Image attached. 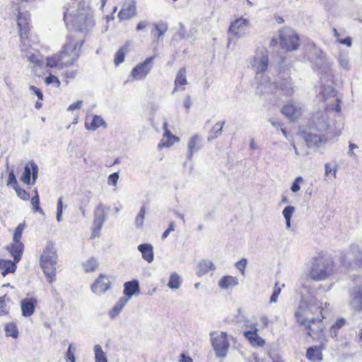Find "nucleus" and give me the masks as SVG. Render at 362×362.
Segmentation results:
<instances>
[{
	"label": "nucleus",
	"instance_id": "obj_1",
	"mask_svg": "<svg viewBox=\"0 0 362 362\" xmlns=\"http://www.w3.org/2000/svg\"><path fill=\"white\" fill-rule=\"evenodd\" d=\"M82 45L81 40L75 36L69 35L59 54L46 58L45 63L40 53L37 50L30 48L25 43L21 44V51L34 66L62 69L64 66L74 64L77 60Z\"/></svg>",
	"mask_w": 362,
	"mask_h": 362
},
{
	"label": "nucleus",
	"instance_id": "obj_2",
	"mask_svg": "<svg viewBox=\"0 0 362 362\" xmlns=\"http://www.w3.org/2000/svg\"><path fill=\"white\" fill-rule=\"evenodd\" d=\"M64 19L67 26L81 32L95 25L93 11L85 0H70L65 8Z\"/></svg>",
	"mask_w": 362,
	"mask_h": 362
},
{
	"label": "nucleus",
	"instance_id": "obj_3",
	"mask_svg": "<svg viewBox=\"0 0 362 362\" xmlns=\"http://www.w3.org/2000/svg\"><path fill=\"white\" fill-rule=\"evenodd\" d=\"M320 98L325 105L324 111L317 112L313 115L310 128L319 132L326 130L329 126L327 110L330 109L335 112H340L341 98L337 95V90L330 85H323L320 88Z\"/></svg>",
	"mask_w": 362,
	"mask_h": 362
},
{
	"label": "nucleus",
	"instance_id": "obj_4",
	"mask_svg": "<svg viewBox=\"0 0 362 362\" xmlns=\"http://www.w3.org/2000/svg\"><path fill=\"white\" fill-rule=\"evenodd\" d=\"M250 64L251 69L256 74L257 93L262 95L265 92L272 91L276 86L271 84L269 77L264 74L269 65L268 51L264 49L257 50Z\"/></svg>",
	"mask_w": 362,
	"mask_h": 362
},
{
	"label": "nucleus",
	"instance_id": "obj_5",
	"mask_svg": "<svg viewBox=\"0 0 362 362\" xmlns=\"http://www.w3.org/2000/svg\"><path fill=\"white\" fill-rule=\"evenodd\" d=\"M57 259V250L54 244L51 242H47L40 256V266L47 281L50 284L56 280V264Z\"/></svg>",
	"mask_w": 362,
	"mask_h": 362
},
{
	"label": "nucleus",
	"instance_id": "obj_6",
	"mask_svg": "<svg viewBox=\"0 0 362 362\" xmlns=\"http://www.w3.org/2000/svg\"><path fill=\"white\" fill-rule=\"evenodd\" d=\"M334 271V262L330 258L318 256L313 259L309 276L313 280L317 281H324L332 275Z\"/></svg>",
	"mask_w": 362,
	"mask_h": 362
},
{
	"label": "nucleus",
	"instance_id": "obj_7",
	"mask_svg": "<svg viewBox=\"0 0 362 362\" xmlns=\"http://www.w3.org/2000/svg\"><path fill=\"white\" fill-rule=\"evenodd\" d=\"M317 57L313 62L314 69L317 71L322 82L332 83L334 71L332 64L327 59L321 50H317Z\"/></svg>",
	"mask_w": 362,
	"mask_h": 362
},
{
	"label": "nucleus",
	"instance_id": "obj_8",
	"mask_svg": "<svg viewBox=\"0 0 362 362\" xmlns=\"http://www.w3.org/2000/svg\"><path fill=\"white\" fill-rule=\"evenodd\" d=\"M210 338L215 356L218 358H225L230 349L228 334L225 332H213L210 334Z\"/></svg>",
	"mask_w": 362,
	"mask_h": 362
},
{
	"label": "nucleus",
	"instance_id": "obj_9",
	"mask_svg": "<svg viewBox=\"0 0 362 362\" xmlns=\"http://www.w3.org/2000/svg\"><path fill=\"white\" fill-rule=\"evenodd\" d=\"M320 308L321 305L317 303L315 300L313 298H311L309 302L305 300H302L295 313L298 322L301 325H305V323L312 318L310 317V315L318 310Z\"/></svg>",
	"mask_w": 362,
	"mask_h": 362
},
{
	"label": "nucleus",
	"instance_id": "obj_10",
	"mask_svg": "<svg viewBox=\"0 0 362 362\" xmlns=\"http://www.w3.org/2000/svg\"><path fill=\"white\" fill-rule=\"evenodd\" d=\"M153 59V57H148L134 66L131 71L132 78L136 81L145 79L152 69Z\"/></svg>",
	"mask_w": 362,
	"mask_h": 362
},
{
	"label": "nucleus",
	"instance_id": "obj_11",
	"mask_svg": "<svg viewBox=\"0 0 362 362\" xmlns=\"http://www.w3.org/2000/svg\"><path fill=\"white\" fill-rule=\"evenodd\" d=\"M248 25L249 21L243 17H240L232 22L228 28V41H231L233 38L238 39L243 37Z\"/></svg>",
	"mask_w": 362,
	"mask_h": 362
},
{
	"label": "nucleus",
	"instance_id": "obj_12",
	"mask_svg": "<svg viewBox=\"0 0 362 362\" xmlns=\"http://www.w3.org/2000/svg\"><path fill=\"white\" fill-rule=\"evenodd\" d=\"M271 84L276 86V88L272 91L265 92L262 95L279 93L286 97H291L294 93L292 80L289 76L286 78H281L280 81L275 83H271Z\"/></svg>",
	"mask_w": 362,
	"mask_h": 362
},
{
	"label": "nucleus",
	"instance_id": "obj_13",
	"mask_svg": "<svg viewBox=\"0 0 362 362\" xmlns=\"http://www.w3.org/2000/svg\"><path fill=\"white\" fill-rule=\"evenodd\" d=\"M304 325L308 329V334L313 339L320 340L323 338L324 325L321 319L312 317Z\"/></svg>",
	"mask_w": 362,
	"mask_h": 362
},
{
	"label": "nucleus",
	"instance_id": "obj_14",
	"mask_svg": "<svg viewBox=\"0 0 362 362\" xmlns=\"http://www.w3.org/2000/svg\"><path fill=\"white\" fill-rule=\"evenodd\" d=\"M107 215L105 213V206L102 203H100L96 206L94 211V220L92 237H98L100 231L103 228V223L105 221Z\"/></svg>",
	"mask_w": 362,
	"mask_h": 362
},
{
	"label": "nucleus",
	"instance_id": "obj_15",
	"mask_svg": "<svg viewBox=\"0 0 362 362\" xmlns=\"http://www.w3.org/2000/svg\"><path fill=\"white\" fill-rule=\"evenodd\" d=\"M136 1L134 0H127L122 5V9L118 13L120 21L129 20L136 15Z\"/></svg>",
	"mask_w": 362,
	"mask_h": 362
},
{
	"label": "nucleus",
	"instance_id": "obj_16",
	"mask_svg": "<svg viewBox=\"0 0 362 362\" xmlns=\"http://www.w3.org/2000/svg\"><path fill=\"white\" fill-rule=\"evenodd\" d=\"M351 308L355 311H362V286L354 287L350 291Z\"/></svg>",
	"mask_w": 362,
	"mask_h": 362
},
{
	"label": "nucleus",
	"instance_id": "obj_17",
	"mask_svg": "<svg viewBox=\"0 0 362 362\" xmlns=\"http://www.w3.org/2000/svg\"><path fill=\"white\" fill-rule=\"evenodd\" d=\"M299 37L296 33L281 35L280 43L283 49L286 50H294L298 47Z\"/></svg>",
	"mask_w": 362,
	"mask_h": 362
},
{
	"label": "nucleus",
	"instance_id": "obj_18",
	"mask_svg": "<svg viewBox=\"0 0 362 362\" xmlns=\"http://www.w3.org/2000/svg\"><path fill=\"white\" fill-rule=\"evenodd\" d=\"M110 287V279L104 276L100 275L91 286L92 291L98 296L106 292Z\"/></svg>",
	"mask_w": 362,
	"mask_h": 362
},
{
	"label": "nucleus",
	"instance_id": "obj_19",
	"mask_svg": "<svg viewBox=\"0 0 362 362\" xmlns=\"http://www.w3.org/2000/svg\"><path fill=\"white\" fill-rule=\"evenodd\" d=\"M243 335L253 346H263L265 344L264 340L257 334L255 325H252L250 330L244 331Z\"/></svg>",
	"mask_w": 362,
	"mask_h": 362
},
{
	"label": "nucleus",
	"instance_id": "obj_20",
	"mask_svg": "<svg viewBox=\"0 0 362 362\" xmlns=\"http://www.w3.org/2000/svg\"><path fill=\"white\" fill-rule=\"evenodd\" d=\"M31 172L33 181L34 182L37 180L38 174V167L34 162H30L25 166L24 172L21 177V180L25 184H30Z\"/></svg>",
	"mask_w": 362,
	"mask_h": 362
},
{
	"label": "nucleus",
	"instance_id": "obj_21",
	"mask_svg": "<svg viewBox=\"0 0 362 362\" xmlns=\"http://www.w3.org/2000/svg\"><path fill=\"white\" fill-rule=\"evenodd\" d=\"M281 113L290 120H296L302 114V107L300 104H288L282 107Z\"/></svg>",
	"mask_w": 362,
	"mask_h": 362
},
{
	"label": "nucleus",
	"instance_id": "obj_22",
	"mask_svg": "<svg viewBox=\"0 0 362 362\" xmlns=\"http://www.w3.org/2000/svg\"><path fill=\"white\" fill-rule=\"evenodd\" d=\"M37 300L35 298H25L21 301V309L23 317H30L35 312Z\"/></svg>",
	"mask_w": 362,
	"mask_h": 362
},
{
	"label": "nucleus",
	"instance_id": "obj_23",
	"mask_svg": "<svg viewBox=\"0 0 362 362\" xmlns=\"http://www.w3.org/2000/svg\"><path fill=\"white\" fill-rule=\"evenodd\" d=\"M168 122H164L163 129L165 131V133L163 134V138L162 139V140L160 141L158 146L159 148H161L163 147H170L175 143L178 142L180 140L179 137L171 134V132L168 129Z\"/></svg>",
	"mask_w": 362,
	"mask_h": 362
},
{
	"label": "nucleus",
	"instance_id": "obj_24",
	"mask_svg": "<svg viewBox=\"0 0 362 362\" xmlns=\"http://www.w3.org/2000/svg\"><path fill=\"white\" fill-rule=\"evenodd\" d=\"M201 142L202 139L198 134H195L189 139L187 145V158L188 160L192 159L194 153L197 152L201 148Z\"/></svg>",
	"mask_w": 362,
	"mask_h": 362
},
{
	"label": "nucleus",
	"instance_id": "obj_25",
	"mask_svg": "<svg viewBox=\"0 0 362 362\" xmlns=\"http://www.w3.org/2000/svg\"><path fill=\"white\" fill-rule=\"evenodd\" d=\"M10 255L13 257V261L18 262L21 257L24 250V245L22 242H13L7 247Z\"/></svg>",
	"mask_w": 362,
	"mask_h": 362
},
{
	"label": "nucleus",
	"instance_id": "obj_26",
	"mask_svg": "<svg viewBox=\"0 0 362 362\" xmlns=\"http://www.w3.org/2000/svg\"><path fill=\"white\" fill-rule=\"evenodd\" d=\"M104 126L107 127V124L104 119L99 115H94L91 118L87 117L85 122V127L91 131H95L98 128Z\"/></svg>",
	"mask_w": 362,
	"mask_h": 362
},
{
	"label": "nucleus",
	"instance_id": "obj_27",
	"mask_svg": "<svg viewBox=\"0 0 362 362\" xmlns=\"http://www.w3.org/2000/svg\"><path fill=\"white\" fill-rule=\"evenodd\" d=\"M123 293L124 294L123 298H128V300H129L133 295L139 293V281L137 280H132L124 283Z\"/></svg>",
	"mask_w": 362,
	"mask_h": 362
},
{
	"label": "nucleus",
	"instance_id": "obj_28",
	"mask_svg": "<svg viewBox=\"0 0 362 362\" xmlns=\"http://www.w3.org/2000/svg\"><path fill=\"white\" fill-rule=\"evenodd\" d=\"M138 250L141 253L142 258L148 263L154 259L153 247L151 244L144 243L138 246Z\"/></svg>",
	"mask_w": 362,
	"mask_h": 362
},
{
	"label": "nucleus",
	"instance_id": "obj_29",
	"mask_svg": "<svg viewBox=\"0 0 362 362\" xmlns=\"http://www.w3.org/2000/svg\"><path fill=\"white\" fill-rule=\"evenodd\" d=\"M17 262L9 259H0V272L3 276L13 273L17 269Z\"/></svg>",
	"mask_w": 362,
	"mask_h": 362
},
{
	"label": "nucleus",
	"instance_id": "obj_30",
	"mask_svg": "<svg viewBox=\"0 0 362 362\" xmlns=\"http://www.w3.org/2000/svg\"><path fill=\"white\" fill-rule=\"evenodd\" d=\"M215 265L207 259L201 260L197 265V274L199 276L207 274L209 271H214Z\"/></svg>",
	"mask_w": 362,
	"mask_h": 362
},
{
	"label": "nucleus",
	"instance_id": "obj_31",
	"mask_svg": "<svg viewBox=\"0 0 362 362\" xmlns=\"http://www.w3.org/2000/svg\"><path fill=\"white\" fill-rule=\"evenodd\" d=\"M304 139L309 147H317L323 142V139L320 135L313 132L305 133Z\"/></svg>",
	"mask_w": 362,
	"mask_h": 362
},
{
	"label": "nucleus",
	"instance_id": "obj_32",
	"mask_svg": "<svg viewBox=\"0 0 362 362\" xmlns=\"http://www.w3.org/2000/svg\"><path fill=\"white\" fill-rule=\"evenodd\" d=\"M238 284V280L233 276H224L218 281V286L222 289H228Z\"/></svg>",
	"mask_w": 362,
	"mask_h": 362
},
{
	"label": "nucleus",
	"instance_id": "obj_33",
	"mask_svg": "<svg viewBox=\"0 0 362 362\" xmlns=\"http://www.w3.org/2000/svg\"><path fill=\"white\" fill-rule=\"evenodd\" d=\"M306 356L312 362H320L322 360V351L317 346L309 347L307 349Z\"/></svg>",
	"mask_w": 362,
	"mask_h": 362
},
{
	"label": "nucleus",
	"instance_id": "obj_34",
	"mask_svg": "<svg viewBox=\"0 0 362 362\" xmlns=\"http://www.w3.org/2000/svg\"><path fill=\"white\" fill-rule=\"evenodd\" d=\"M128 302V298L121 297L114 307L110 310L109 315L110 318L113 319L117 316Z\"/></svg>",
	"mask_w": 362,
	"mask_h": 362
},
{
	"label": "nucleus",
	"instance_id": "obj_35",
	"mask_svg": "<svg viewBox=\"0 0 362 362\" xmlns=\"http://www.w3.org/2000/svg\"><path fill=\"white\" fill-rule=\"evenodd\" d=\"M17 24L19 28L20 35L22 37L23 34H26L28 28L27 14L19 12L17 18Z\"/></svg>",
	"mask_w": 362,
	"mask_h": 362
},
{
	"label": "nucleus",
	"instance_id": "obj_36",
	"mask_svg": "<svg viewBox=\"0 0 362 362\" xmlns=\"http://www.w3.org/2000/svg\"><path fill=\"white\" fill-rule=\"evenodd\" d=\"M186 74V69L185 67L181 68L175 77V88L173 90V92L178 90L179 86H185L187 83V81L185 76Z\"/></svg>",
	"mask_w": 362,
	"mask_h": 362
},
{
	"label": "nucleus",
	"instance_id": "obj_37",
	"mask_svg": "<svg viewBox=\"0 0 362 362\" xmlns=\"http://www.w3.org/2000/svg\"><path fill=\"white\" fill-rule=\"evenodd\" d=\"M225 121L216 122L209 132L208 140L211 141L221 136L223 132V127Z\"/></svg>",
	"mask_w": 362,
	"mask_h": 362
},
{
	"label": "nucleus",
	"instance_id": "obj_38",
	"mask_svg": "<svg viewBox=\"0 0 362 362\" xmlns=\"http://www.w3.org/2000/svg\"><path fill=\"white\" fill-rule=\"evenodd\" d=\"M182 283V278L180 275L177 274L176 272L172 273L169 278V281L168 283V286L173 290H176L180 288Z\"/></svg>",
	"mask_w": 362,
	"mask_h": 362
},
{
	"label": "nucleus",
	"instance_id": "obj_39",
	"mask_svg": "<svg viewBox=\"0 0 362 362\" xmlns=\"http://www.w3.org/2000/svg\"><path fill=\"white\" fill-rule=\"evenodd\" d=\"M168 28V27L166 23L160 22L155 24V30H152V33L157 36L158 40H160L167 32Z\"/></svg>",
	"mask_w": 362,
	"mask_h": 362
},
{
	"label": "nucleus",
	"instance_id": "obj_40",
	"mask_svg": "<svg viewBox=\"0 0 362 362\" xmlns=\"http://www.w3.org/2000/svg\"><path fill=\"white\" fill-rule=\"evenodd\" d=\"M95 362H107V356L100 345L94 346Z\"/></svg>",
	"mask_w": 362,
	"mask_h": 362
},
{
	"label": "nucleus",
	"instance_id": "obj_41",
	"mask_svg": "<svg viewBox=\"0 0 362 362\" xmlns=\"http://www.w3.org/2000/svg\"><path fill=\"white\" fill-rule=\"evenodd\" d=\"M4 331L6 337H11L16 339L18 336V331L15 323L9 322L5 325Z\"/></svg>",
	"mask_w": 362,
	"mask_h": 362
},
{
	"label": "nucleus",
	"instance_id": "obj_42",
	"mask_svg": "<svg viewBox=\"0 0 362 362\" xmlns=\"http://www.w3.org/2000/svg\"><path fill=\"white\" fill-rule=\"evenodd\" d=\"M294 211L295 208L292 206H286L282 211L283 216L286 219V225L287 228L291 227V218Z\"/></svg>",
	"mask_w": 362,
	"mask_h": 362
},
{
	"label": "nucleus",
	"instance_id": "obj_43",
	"mask_svg": "<svg viewBox=\"0 0 362 362\" xmlns=\"http://www.w3.org/2000/svg\"><path fill=\"white\" fill-rule=\"evenodd\" d=\"M127 50V47H120L115 54V64L116 66L119 65L124 60L125 52Z\"/></svg>",
	"mask_w": 362,
	"mask_h": 362
},
{
	"label": "nucleus",
	"instance_id": "obj_44",
	"mask_svg": "<svg viewBox=\"0 0 362 362\" xmlns=\"http://www.w3.org/2000/svg\"><path fill=\"white\" fill-rule=\"evenodd\" d=\"M25 228V223H21L18 225V226L16 228L13 236V242H21V238H22V233L23 230Z\"/></svg>",
	"mask_w": 362,
	"mask_h": 362
},
{
	"label": "nucleus",
	"instance_id": "obj_45",
	"mask_svg": "<svg viewBox=\"0 0 362 362\" xmlns=\"http://www.w3.org/2000/svg\"><path fill=\"white\" fill-rule=\"evenodd\" d=\"M83 267L86 272H93L98 267V262L95 258L91 257L83 264Z\"/></svg>",
	"mask_w": 362,
	"mask_h": 362
},
{
	"label": "nucleus",
	"instance_id": "obj_46",
	"mask_svg": "<svg viewBox=\"0 0 362 362\" xmlns=\"http://www.w3.org/2000/svg\"><path fill=\"white\" fill-rule=\"evenodd\" d=\"M75 350L73 344H69L64 356L66 362H76Z\"/></svg>",
	"mask_w": 362,
	"mask_h": 362
},
{
	"label": "nucleus",
	"instance_id": "obj_47",
	"mask_svg": "<svg viewBox=\"0 0 362 362\" xmlns=\"http://www.w3.org/2000/svg\"><path fill=\"white\" fill-rule=\"evenodd\" d=\"M30 203L34 211H38L40 214H44L43 210L40 207V199L37 191H35V195L32 197Z\"/></svg>",
	"mask_w": 362,
	"mask_h": 362
},
{
	"label": "nucleus",
	"instance_id": "obj_48",
	"mask_svg": "<svg viewBox=\"0 0 362 362\" xmlns=\"http://www.w3.org/2000/svg\"><path fill=\"white\" fill-rule=\"evenodd\" d=\"M145 214H146V209H145V206H143L141 208L140 211L138 214V215L136 216V219H135V226L136 228H140L142 227V226L144 224Z\"/></svg>",
	"mask_w": 362,
	"mask_h": 362
},
{
	"label": "nucleus",
	"instance_id": "obj_49",
	"mask_svg": "<svg viewBox=\"0 0 362 362\" xmlns=\"http://www.w3.org/2000/svg\"><path fill=\"white\" fill-rule=\"evenodd\" d=\"M340 66L344 70L349 69V60L347 55L340 54L338 58Z\"/></svg>",
	"mask_w": 362,
	"mask_h": 362
},
{
	"label": "nucleus",
	"instance_id": "obj_50",
	"mask_svg": "<svg viewBox=\"0 0 362 362\" xmlns=\"http://www.w3.org/2000/svg\"><path fill=\"white\" fill-rule=\"evenodd\" d=\"M45 82L47 85L53 84L55 87H59L60 86V81L58 78L52 74H50L49 76L46 77Z\"/></svg>",
	"mask_w": 362,
	"mask_h": 362
},
{
	"label": "nucleus",
	"instance_id": "obj_51",
	"mask_svg": "<svg viewBox=\"0 0 362 362\" xmlns=\"http://www.w3.org/2000/svg\"><path fill=\"white\" fill-rule=\"evenodd\" d=\"M281 288L278 287L277 284H276L275 288L273 291L272 295L270 298V303H275L277 301L278 297L281 293Z\"/></svg>",
	"mask_w": 362,
	"mask_h": 362
},
{
	"label": "nucleus",
	"instance_id": "obj_52",
	"mask_svg": "<svg viewBox=\"0 0 362 362\" xmlns=\"http://www.w3.org/2000/svg\"><path fill=\"white\" fill-rule=\"evenodd\" d=\"M303 182V177L299 176V177H297L294 182H293L291 187V190L293 192H297L300 190V184Z\"/></svg>",
	"mask_w": 362,
	"mask_h": 362
},
{
	"label": "nucleus",
	"instance_id": "obj_53",
	"mask_svg": "<svg viewBox=\"0 0 362 362\" xmlns=\"http://www.w3.org/2000/svg\"><path fill=\"white\" fill-rule=\"evenodd\" d=\"M119 180V173H114L109 175L107 183L110 185L116 186Z\"/></svg>",
	"mask_w": 362,
	"mask_h": 362
},
{
	"label": "nucleus",
	"instance_id": "obj_54",
	"mask_svg": "<svg viewBox=\"0 0 362 362\" xmlns=\"http://www.w3.org/2000/svg\"><path fill=\"white\" fill-rule=\"evenodd\" d=\"M16 194L18 197L23 200H28L30 198V194L27 192L25 189L18 188L16 189Z\"/></svg>",
	"mask_w": 362,
	"mask_h": 362
},
{
	"label": "nucleus",
	"instance_id": "obj_55",
	"mask_svg": "<svg viewBox=\"0 0 362 362\" xmlns=\"http://www.w3.org/2000/svg\"><path fill=\"white\" fill-rule=\"evenodd\" d=\"M247 265V259H242L235 264V267L241 272L243 274H244V270Z\"/></svg>",
	"mask_w": 362,
	"mask_h": 362
},
{
	"label": "nucleus",
	"instance_id": "obj_56",
	"mask_svg": "<svg viewBox=\"0 0 362 362\" xmlns=\"http://www.w3.org/2000/svg\"><path fill=\"white\" fill-rule=\"evenodd\" d=\"M350 250L352 254H356L355 257L358 260H360L362 258V252L360 250L358 246L351 245Z\"/></svg>",
	"mask_w": 362,
	"mask_h": 362
},
{
	"label": "nucleus",
	"instance_id": "obj_57",
	"mask_svg": "<svg viewBox=\"0 0 362 362\" xmlns=\"http://www.w3.org/2000/svg\"><path fill=\"white\" fill-rule=\"evenodd\" d=\"M29 90L35 93L36 95V96L37 97L38 100H43V94L41 92V90L37 88V87L34 86H30L29 87Z\"/></svg>",
	"mask_w": 362,
	"mask_h": 362
},
{
	"label": "nucleus",
	"instance_id": "obj_58",
	"mask_svg": "<svg viewBox=\"0 0 362 362\" xmlns=\"http://www.w3.org/2000/svg\"><path fill=\"white\" fill-rule=\"evenodd\" d=\"M7 310L6 309V302H5V296L0 297V315L7 314Z\"/></svg>",
	"mask_w": 362,
	"mask_h": 362
},
{
	"label": "nucleus",
	"instance_id": "obj_59",
	"mask_svg": "<svg viewBox=\"0 0 362 362\" xmlns=\"http://www.w3.org/2000/svg\"><path fill=\"white\" fill-rule=\"evenodd\" d=\"M82 104H83V101L82 100H78L77 102L71 104L68 107L67 110L68 111H74L75 110H78V109H80L81 107Z\"/></svg>",
	"mask_w": 362,
	"mask_h": 362
},
{
	"label": "nucleus",
	"instance_id": "obj_60",
	"mask_svg": "<svg viewBox=\"0 0 362 362\" xmlns=\"http://www.w3.org/2000/svg\"><path fill=\"white\" fill-rule=\"evenodd\" d=\"M175 230V226L173 223H170L168 228L163 232L162 235V239H165L170 234V232Z\"/></svg>",
	"mask_w": 362,
	"mask_h": 362
},
{
	"label": "nucleus",
	"instance_id": "obj_61",
	"mask_svg": "<svg viewBox=\"0 0 362 362\" xmlns=\"http://www.w3.org/2000/svg\"><path fill=\"white\" fill-rule=\"evenodd\" d=\"M325 175H328L329 173H333L334 177H336L337 168H332L329 163L325 164Z\"/></svg>",
	"mask_w": 362,
	"mask_h": 362
},
{
	"label": "nucleus",
	"instance_id": "obj_62",
	"mask_svg": "<svg viewBox=\"0 0 362 362\" xmlns=\"http://www.w3.org/2000/svg\"><path fill=\"white\" fill-rule=\"evenodd\" d=\"M337 42H339L340 44L346 45L348 47H351L352 45L351 38L349 37H345L344 39L338 38Z\"/></svg>",
	"mask_w": 362,
	"mask_h": 362
},
{
	"label": "nucleus",
	"instance_id": "obj_63",
	"mask_svg": "<svg viewBox=\"0 0 362 362\" xmlns=\"http://www.w3.org/2000/svg\"><path fill=\"white\" fill-rule=\"evenodd\" d=\"M346 320L344 318H339L337 320L335 323L333 325L334 327L340 329L345 325Z\"/></svg>",
	"mask_w": 362,
	"mask_h": 362
},
{
	"label": "nucleus",
	"instance_id": "obj_64",
	"mask_svg": "<svg viewBox=\"0 0 362 362\" xmlns=\"http://www.w3.org/2000/svg\"><path fill=\"white\" fill-rule=\"evenodd\" d=\"M184 106L185 107V108L189 110L192 106V101H191V98L189 95H187L185 98V100H184Z\"/></svg>",
	"mask_w": 362,
	"mask_h": 362
}]
</instances>
